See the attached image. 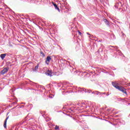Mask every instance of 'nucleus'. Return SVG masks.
Returning <instances> with one entry per match:
<instances>
[{
	"label": "nucleus",
	"mask_w": 130,
	"mask_h": 130,
	"mask_svg": "<svg viewBox=\"0 0 130 130\" xmlns=\"http://www.w3.org/2000/svg\"><path fill=\"white\" fill-rule=\"evenodd\" d=\"M58 128H59V126L56 125L55 127V129H58Z\"/></svg>",
	"instance_id": "obj_14"
},
{
	"label": "nucleus",
	"mask_w": 130,
	"mask_h": 130,
	"mask_svg": "<svg viewBox=\"0 0 130 130\" xmlns=\"http://www.w3.org/2000/svg\"><path fill=\"white\" fill-rule=\"evenodd\" d=\"M113 87H114L115 88H116V89H118V88H119V86H118V83H116L115 82H112V83Z\"/></svg>",
	"instance_id": "obj_3"
},
{
	"label": "nucleus",
	"mask_w": 130,
	"mask_h": 130,
	"mask_svg": "<svg viewBox=\"0 0 130 130\" xmlns=\"http://www.w3.org/2000/svg\"><path fill=\"white\" fill-rule=\"evenodd\" d=\"M9 119V117H7L4 121V127L5 128H7V121Z\"/></svg>",
	"instance_id": "obj_5"
},
{
	"label": "nucleus",
	"mask_w": 130,
	"mask_h": 130,
	"mask_svg": "<svg viewBox=\"0 0 130 130\" xmlns=\"http://www.w3.org/2000/svg\"><path fill=\"white\" fill-rule=\"evenodd\" d=\"M102 94L106 95V92H101L100 95H102Z\"/></svg>",
	"instance_id": "obj_15"
},
{
	"label": "nucleus",
	"mask_w": 130,
	"mask_h": 130,
	"mask_svg": "<svg viewBox=\"0 0 130 130\" xmlns=\"http://www.w3.org/2000/svg\"><path fill=\"white\" fill-rule=\"evenodd\" d=\"M78 33L79 35H82V32H81L79 30H78Z\"/></svg>",
	"instance_id": "obj_16"
},
{
	"label": "nucleus",
	"mask_w": 130,
	"mask_h": 130,
	"mask_svg": "<svg viewBox=\"0 0 130 130\" xmlns=\"http://www.w3.org/2000/svg\"><path fill=\"white\" fill-rule=\"evenodd\" d=\"M8 71H9V68H5L4 70L1 71V74H2V75H5V74H7V73H8Z\"/></svg>",
	"instance_id": "obj_1"
},
{
	"label": "nucleus",
	"mask_w": 130,
	"mask_h": 130,
	"mask_svg": "<svg viewBox=\"0 0 130 130\" xmlns=\"http://www.w3.org/2000/svg\"><path fill=\"white\" fill-rule=\"evenodd\" d=\"M124 88V87L120 86V87H119L118 90L121 91V90H122Z\"/></svg>",
	"instance_id": "obj_12"
},
{
	"label": "nucleus",
	"mask_w": 130,
	"mask_h": 130,
	"mask_svg": "<svg viewBox=\"0 0 130 130\" xmlns=\"http://www.w3.org/2000/svg\"><path fill=\"white\" fill-rule=\"evenodd\" d=\"M52 4L53 5L56 10H57L58 12H59V8L57 7V5H56V4H54V3L53 2H52Z\"/></svg>",
	"instance_id": "obj_7"
},
{
	"label": "nucleus",
	"mask_w": 130,
	"mask_h": 130,
	"mask_svg": "<svg viewBox=\"0 0 130 130\" xmlns=\"http://www.w3.org/2000/svg\"><path fill=\"white\" fill-rule=\"evenodd\" d=\"M50 60H51V57L49 56H47L46 60V63L47 64H49Z\"/></svg>",
	"instance_id": "obj_2"
},
{
	"label": "nucleus",
	"mask_w": 130,
	"mask_h": 130,
	"mask_svg": "<svg viewBox=\"0 0 130 130\" xmlns=\"http://www.w3.org/2000/svg\"><path fill=\"white\" fill-rule=\"evenodd\" d=\"M87 34L88 35H90V34H89V32H87Z\"/></svg>",
	"instance_id": "obj_17"
},
{
	"label": "nucleus",
	"mask_w": 130,
	"mask_h": 130,
	"mask_svg": "<svg viewBox=\"0 0 130 130\" xmlns=\"http://www.w3.org/2000/svg\"><path fill=\"white\" fill-rule=\"evenodd\" d=\"M92 93H93L94 94H95V95H101L100 93H101V92H99V91H95Z\"/></svg>",
	"instance_id": "obj_11"
},
{
	"label": "nucleus",
	"mask_w": 130,
	"mask_h": 130,
	"mask_svg": "<svg viewBox=\"0 0 130 130\" xmlns=\"http://www.w3.org/2000/svg\"><path fill=\"white\" fill-rule=\"evenodd\" d=\"M40 54H41V56H43V57H44V56H45V55L44 54V53L43 52L41 51L40 52Z\"/></svg>",
	"instance_id": "obj_13"
},
{
	"label": "nucleus",
	"mask_w": 130,
	"mask_h": 130,
	"mask_svg": "<svg viewBox=\"0 0 130 130\" xmlns=\"http://www.w3.org/2000/svg\"><path fill=\"white\" fill-rule=\"evenodd\" d=\"M46 75L47 76H49L50 77H51L52 75V72H51V71H49L48 70L46 72Z\"/></svg>",
	"instance_id": "obj_4"
},
{
	"label": "nucleus",
	"mask_w": 130,
	"mask_h": 130,
	"mask_svg": "<svg viewBox=\"0 0 130 130\" xmlns=\"http://www.w3.org/2000/svg\"><path fill=\"white\" fill-rule=\"evenodd\" d=\"M121 92H122V93H124V94H125V95H127V93L126 92V89H125V88H123V90H121Z\"/></svg>",
	"instance_id": "obj_10"
},
{
	"label": "nucleus",
	"mask_w": 130,
	"mask_h": 130,
	"mask_svg": "<svg viewBox=\"0 0 130 130\" xmlns=\"http://www.w3.org/2000/svg\"><path fill=\"white\" fill-rule=\"evenodd\" d=\"M108 95H109V94H107V96H108Z\"/></svg>",
	"instance_id": "obj_18"
},
{
	"label": "nucleus",
	"mask_w": 130,
	"mask_h": 130,
	"mask_svg": "<svg viewBox=\"0 0 130 130\" xmlns=\"http://www.w3.org/2000/svg\"><path fill=\"white\" fill-rule=\"evenodd\" d=\"M104 21L105 22V24L107 25V26H109L110 23L108 20H107V19H104Z\"/></svg>",
	"instance_id": "obj_9"
},
{
	"label": "nucleus",
	"mask_w": 130,
	"mask_h": 130,
	"mask_svg": "<svg viewBox=\"0 0 130 130\" xmlns=\"http://www.w3.org/2000/svg\"><path fill=\"white\" fill-rule=\"evenodd\" d=\"M38 68H39V64H37L35 68V69H32L33 72H37L38 71Z\"/></svg>",
	"instance_id": "obj_6"
},
{
	"label": "nucleus",
	"mask_w": 130,
	"mask_h": 130,
	"mask_svg": "<svg viewBox=\"0 0 130 130\" xmlns=\"http://www.w3.org/2000/svg\"><path fill=\"white\" fill-rule=\"evenodd\" d=\"M6 56H7V54H2L0 55V57L2 58V59H4L5 58V57H6Z\"/></svg>",
	"instance_id": "obj_8"
}]
</instances>
